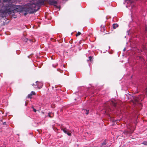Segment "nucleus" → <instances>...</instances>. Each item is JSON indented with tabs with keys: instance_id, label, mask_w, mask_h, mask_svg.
Wrapping results in <instances>:
<instances>
[{
	"instance_id": "nucleus-7",
	"label": "nucleus",
	"mask_w": 147,
	"mask_h": 147,
	"mask_svg": "<svg viewBox=\"0 0 147 147\" xmlns=\"http://www.w3.org/2000/svg\"><path fill=\"white\" fill-rule=\"evenodd\" d=\"M107 144L106 140H105L104 142L101 143V146H100V147H105V146Z\"/></svg>"
},
{
	"instance_id": "nucleus-3",
	"label": "nucleus",
	"mask_w": 147,
	"mask_h": 147,
	"mask_svg": "<svg viewBox=\"0 0 147 147\" xmlns=\"http://www.w3.org/2000/svg\"><path fill=\"white\" fill-rule=\"evenodd\" d=\"M48 2L49 5L54 6H56L57 4V1L55 0H49Z\"/></svg>"
},
{
	"instance_id": "nucleus-12",
	"label": "nucleus",
	"mask_w": 147,
	"mask_h": 147,
	"mask_svg": "<svg viewBox=\"0 0 147 147\" xmlns=\"http://www.w3.org/2000/svg\"><path fill=\"white\" fill-rule=\"evenodd\" d=\"M80 34H81V33L79 32H78L76 34V36H77L80 35Z\"/></svg>"
},
{
	"instance_id": "nucleus-5",
	"label": "nucleus",
	"mask_w": 147,
	"mask_h": 147,
	"mask_svg": "<svg viewBox=\"0 0 147 147\" xmlns=\"http://www.w3.org/2000/svg\"><path fill=\"white\" fill-rule=\"evenodd\" d=\"M61 130L63 131L65 133L67 134L68 135L71 136V134L70 133L68 132L67 131V129L65 128H64L61 129Z\"/></svg>"
},
{
	"instance_id": "nucleus-13",
	"label": "nucleus",
	"mask_w": 147,
	"mask_h": 147,
	"mask_svg": "<svg viewBox=\"0 0 147 147\" xmlns=\"http://www.w3.org/2000/svg\"><path fill=\"white\" fill-rule=\"evenodd\" d=\"M31 94H32V95H34L36 93L34 91H32L31 93H30Z\"/></svg>"
},
{
	"instance_id": "nucleus-8",
	"label": "nucleus",
	"mask_w": 147,
	"mask_h": 147,
	"mask_svg": "<svg viewBox=\"0 0 147 147\" xmlns=\"http://www.w3.org/2000/svg\"><path fill=\"white\" fill-rule=\"evenodd\" d=\"M118 26V24H113V28L114 29H115Z\"/></svg>"
},
{
	"instance_id": "nucleus-18",
	"label": "nucleus",
	"mask_w": 147,
	"mask_h": 147,
	"mask_svg": "<svg viewBox=\"0 0 147 147\" xmlns=\"http://www.w3.org/2000/svg\"><path fill=\"white\" fill-rule=\"evenodd\" d=\"M131 0H125V2H127V3H128V2H131Z\"/></svg>"
},
{
	"instance_id": "nucleus-2",
	"label": "nucleus",
	"mask_w": 147,
	"mask_h": 147,
	"mask_svg": "<svg viewBox=\"0 0 147 147\" xmlns=\"http://www.w3.org/2000/svg\"><path fill=\"white\" fill-rule=\"evenodd\" d=\"M3 2H7V3L3 4L0 7V17L4 18L5 17V14L9 12H11L12 9V7L13 5L11 4L13 2H20L21 0H2Z\"/></svg>"
},
{
	"instance_id": "nucleus-9",
	"label": "nucleus",
	"mask_w": 147,
	"mask_h": 147,
	"mask_svg": "<svg viewBox=\"0 0 147 147\" xmlns=\"http://www.w3.org/2000/svg\"><path fill=\"white\" fill-rule=\"evenodd\" d=\"M88 58H89V60H87V61H88L89 60V61H91L92 60V57L91 56H90Z\"/></svg>"
},
{
	"instance_id": "nucleus-10",
	"label": "nucleus",
	"mask_w": 147,
	"mask_h": 147,
	"mask_svg": "<svg viewBox=\"0 0 147 147\" xmlns=\"http://www.w3.org/2000/svg\"><path fill=\"white\" fill-rule=\"evenodd\" d=\"M27 97L28 98H32V94H31L30 93V94H29L28 95Z\"/></svg>"
},
{
	"instance_id": "nucleus-1",
	"label": "nucleus",
	"mask_w": 147,
	"mask_h": 147,
	"mask_svg": "<svg viewBox=\"0 0 147 147\" xmlns=\"http://www.w3.org/2000/svg\"><path fill=\"white\" fill-rule=\"evenodd\" d=\"M29 6L28 8H24L22 10V12L24 16L28 13H33L38 11L42 5L44 1L42 0H30Z\"/></svg>"
},
{
	"instance_id": "nucleus-19",
	"label": "nucleus",
	"mask_w": 147,
	"mask_h": 147,
	"mask_svg": "<svg viewBox=\"0 0 147 147\" xmlns=\"http://www.w3.org/2000/svg\"><path fill=\"white\" fill-rule=\"evenodd\" d=\"M145 30L146 32H147V27H146L145 28Z\"/></svg>"
},
{
	"instance_id": "nucleus-4",
	"label": "nucleus",
	"mask_w": 147,
	"mask_h": 147,
	"mask_svg": "<svg viewBox=\"0 0 147 147\" xmlns=\"http://www.w3.org/2000/svg\"><path fill=\"white\" fill-rule=\"evenodd\" d=\"M36 86H37L36 87H37L38 88H41L43 85V84L41 82H38L37 81L36 82Z\"/></svg>"
},
{
	"instance_id": "nucleus-23",
	"label": "nucleus",
	"mask_w": 147,
	"mask_h": 147,
	"mask_svg": "<svg viewBox=\"0 0 147 147\" xmlns=\"http://www.w3.org/2000/svg\"><path fill=\"white\" fill-rule=\"evenodd\" d=\"M1 2V0H0V2Z\"/></svg>"
},
{
	"instance_id": "nucleus-22",
	"label": "nucleus",
	"mask_w": 147,
	"mask_h": 147,
	"mask_svg": "<svg viewBox=\"0 0 147 147\" xmlns=\"http://www.w3.org/2000/svg\"><path fill=\"white\" fill-rule=\"evenodd\" d=\"M34 85H35L34 84H32L33 86H34Z\"/></svg>"
},
{
	"instance_id": "nucleus-11",
	"label": "nucleus",
	"mask_w": 147,
	"mask_h": 147,
	"mask_svg": "<svg viewBox=\"0 0 147 147\" xmlns=\"http://www.w3.org/2000/svg\"><path fill=\"white\" fill-rule=\"evenodd\" d=\"M31 108L33 109V111H34V112H35V113L36 112V109H35L34 108V107H33V106H32V107H31Z\"/></svg>"
},
{
	"instance_id": "nucleus-6",
	"label": "nucleus",
	"mask_w": 147,
	"mask_h": 147,
	"mask_svg": "<svg viewBox=\"0 0 147 147\" xmlns=\"http://www.w3.org/2000/svg\"><path fill=\"white\" fill-rule=\"evenodd\" d=\"M82 112L84 114L88 115L89 113V110L85 109L82 110Z\"/></svg>"
},
{
	"instance_id": "nucleus-21",
	"label": "nucleus",
	"mask_w": 147,
	"mask_h": 147,
	"mask_svg": "<svg viewBox=\"0 0 147 147\" xmlns=\"http://www.w3.org/2000/svg\"><path fill=\"white\" fill-rule=\"evenodd\" d=\"M125 48H124V49H123V51H125Z\"/></svg>"
},
{
	"instance_id": "nucleus-14",
	"label": "nucleus",
	"mask_w": 147,
	"mask_h": 147,
	"mask_svg": "<svg viewBox=\"0 0 147 147\" xmlns=\"http://www.w3.org/2000/svg\"><path fill=\"white\" fill-rule=\"evenodd\" d=\"M142 144L145 145H147V142H144L142 143Z\"/></svg>"
},
{
	"instance_id": "nucleus-16",
	"label": "nucleus",
	"mask_w": 147,
	"mask_h": 147,
	"mask_svg": "<svg viewBox=\"0 0 147 147\" xmlns=\"http://www.w3.org/2000/svg\"><path fill=\"white\" fill-rule=\"evenodd\" d=\"M112 103L113 104V106L114 107H116V103H115V102H112Z\"/></svg>"
},
{
	"instance_id": "nucleus-20",
	"label": "nucleus",
	"mask_w": 147,
	"mask_h": 147,
	"mask_svg": "<svg viewBox=\"0 0 147 147\" xmlns=\"http://www.w3.org/2000/svg\"><path fill=\"white\" fill-rule=\"evenodd\" d=\"M6 124V122H4L3 123V125H5V124Z\"/></svg>"
},
{
	"instance_id": "nucleus-17",
	"label": "nucleus",
	"mask_w": 147,
	"mask_h": 147,
	"mask_svg": "<svg viewBox=\"0 0 147 147\" xmlns=\"http://www.w3.org/2000/svg\"><path fill=\"white\" fill-rule=\"evenodd\" d=\"M51 113H48V116H49V117H52V116L51 115Z\"/></svg>"
},
{
	"instance_id": "nucleus-15",
	"label": "nucleus",
	"mask_w": 147,
	"mask_h": 147,
	"mask_svg": "<svg viewBox=\"0 0 147 147\" xmlns=\"http://www.w3.org/2000/svg\"><path fill=\"white\" fill-rule=\"evenodd\" d=\"M57 65H58V64L57 63L55 65H54V64H53L52 65H53V67H55L56 66H57Z\"/></svg>"
}]
</instances>
